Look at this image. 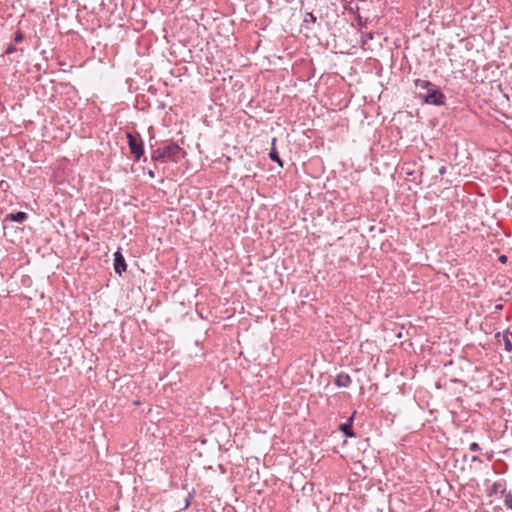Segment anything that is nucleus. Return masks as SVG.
<instances>
[{
	"label": "nucleus",
	"mask_w": 512,
	"mask_h": 512,
	"mask_svg": "<svg viewBox=\"0 0 512 512\" xmlns=\"http://www.w3.org/2000/svg\"><path fill=\"white\" fill-rule=\"evenodd\" d=\"M27 214L25 212L12 213L7 216V219H11L14 222L22 223L26 220Z\"/></svg>",
	"instance_id": "nucleus-6"
},
{
	"label": "nucleus",
	"mask_w": 512,
	"mask_h": 512,
	"mask_svg": "<svg viewBox=\"0 0 512 512\" xmlns=\"http://www.w3.org/2000/svg\"><path fill=\"white\" fill-rule=\"evenodd\" d=\"M335 384L338 387H348L351 384V377L348 374L340 373L335 379Z\"/></svg>",
	"instance_id": "nucleus-5"
},
{
	"label": "nucleus",
	"mask_w": 512,
	"mask_h": 512,
	"mask_svg": "<svg viewBox=\"0 0 512 512\" xmlns=\"http://www.w3.org/2000/svg\"><path fill=\"white\" fill-rule=\"evenodd\" d=\"M469 449L471 451L475 452V451H479L481 448L476 442H473L470 444Z\"/></svg>",
	"instance_id": "nucleus-11"
},
{
	"label": "nucleus",
	"mask_w": 512,
	"mask_h": 512,
	"mask_svg": "<svg viewBox=\"0 0 512 512\" xmlns=\"http://www.w3.org/2000/svg\"><path fill=\"white\" fill-rule=\"evenodd\" d=\"M501 494L504 495V505L507 509L512 510V491L506 492V489L501 490Z\"/></svg>",
	"instance_id": "nucleus-7"
},
{
	"label": "nucleus",
	"mask_w": 512,
	"mask_h": 512,
	"mask_svg": "<svg viewBox=\"0 0 512 512\" xmlns=\"http://www.w3.org/2000/svg\"><path fill=\"white\" fill-rule=\"evenodd\" d=\"M185 155L184 150L175 142H170L152 152V159L165 163L168 161L179 162Z\"/></svg>",
	"instance_id": "nucleus-2"
},
{
	"label": "nucleus",
	"mask_w": 512,
	"mask_h": 512,
	"mask_svg": "<svg viewBox=\"0 0 512 512\" xmlns=\"http://www.w3.org/2000/svg\"><path fill=\"white\" fill-rule=\"evenodd\" d=\"M308 15H309V19H311L313 22L316 21V17H314L312 13H309Z\"/></svg>",
	"instance_id": "nucleus-16"
},
{
	"label": "nucleus",
	"mask_w": 512,
	"mask_h": 512,
	"mask_svg": "<svg viewBox=\"0 0 512 512\" xmlns=\"http://www.w3.org/2000/svg\"><path fill=\"white\" fill-rule=\"evenodd\" d=\"M505 346L507 351H512V344L509 342V340H506Z\"/></svg>",
	"instance_id": "nucleus-14"
},
{
	"label": "nucleus",
	"mask_w": 512,
	"mask_h": 512,
	"mask_svg": "<svg viewBox=\"0 0 512 512\" xmlns=\"http://www.w3.org/2000/svg\"><path fill=\"white\" fill-rule=\"evenodd\" d=\"M414 83L416 88L424 91V93L419 92V97L425 103L436 106L445 104L446 97L435 84L424 79H416Z\"/></svg>",
	"instance_id": "nucleus-1"
},
{
	"label": "nucleus",
	"mask_w": 512,
	"mask_h": 512,
	"mask_svg": "<svg viewBox=\"0 0 512 512\" xmlns=\"http://www.w3.org/2000/svg\"><path fill=\"white\" fill-rule=\"evenodd\" d=\"M275 141L276 139L274 138L273 141H272V144L274 145L275 144ZM269 157L272 161H275L277 162L281 167L283 166L281 160H280V157L278 155V152L276 151L275 147L273 146L270 150V153H269Z\"/></svg>",
	"instance_id": "nucleus-8"
},
{
	"label": "nucleus",
	"mask_w": 512,
	"mask_h": 512,
	"mask_svg": "<svg viewBox=\"0 0 512 512\" xmlns=\"http://www.w3.org/2000/svg\"><path fill=\"white\" fill-rule=\"evenodd\" d=\"M506 260H507V257H506L505 255H501V256L499 257V261H500V262H502V263H505V262H506Z\"/></svg>",
	"instance_id": "nucleus-15"
},
{
	"label": "nucleus",
	"mask_w": 512,
	"mask_h": 512,
	"mask_svg": "<svg viewBox=\"0 0 512 512\" xmlns=\"http://www.w3.org/2000/svg\"><path fill=\"white\" fill-rule=\"evenodd\" d=\"M127 268L125 259L120 251L115 252L114 254V269L115 272L121 275Z\"/></svg>",
	"instance_id": "nucleus-4"
},
{
	"label": "nucleus",
	"mask_w": 512,
	"mask_h": 512,
	"mask_svg": "<svg viewBox=\"0 0 512 512\" xmlns=\"http://www.w3.org/2000/svg\"><path fill=\"white\" fill-rule=\"evenodd\" d=\"M505 488L504 485L501 482H495L492 486V489L494 492L499 491L501 493V490Z\"/></svg>",
	"instance_id": "nucleus-10"
},
{
	"label": "nucleus",
	"mask_w": 512,
	"mask_h": 512,
	"mask_svg": "<svg viewBox=\"0 0 512 512\" xmlns=\"http://www.w3.org/2000/svg\"><path fill=\"white\" fill-rule=\"evenodd\" d=\"M16 51V47L13 45H9L5 51L6 54H12Z\"/></svg>",
	"instance_id": "nucleus-12"
},
{
	"label": "nucleus",
	"mask_w": 512,
	"mask_h": 512,
	"mask_svg": "<svg viewBox=\"0 0 512 512\" xmlns=\"http://www.w3.org/2000/svg\"><path fill=\"white\" fill-rule=\"evenodd\" d=\"M352 417L349 419V422L348 423H345V424H342L340 429L342 432L345 433L346 436L348 437H352L354 434L351 430V421H352Z\"/></svg>",
	"instance_id": "nucleus-9"
},
{
	"label": "nucleus",
	"mask_w": 512,
	"mask_h": 512,
	"mask_svg": "<svg viewBox=\"0 0 512 512\" xmlns=\"http://www.w3.org/2000/svg\"><path fill=\"white\" fill-rule=\"evenodd\" d=\"M127 137H128V144H129L131 154L134 155L136 160H139L144 152L142 141L138 140L136 137H134L130 133H127Z\"/></svg>",
	"instance_id": "nucleus-3"
},
{
	"label": "nucleus",
	"mask_w": 512,
	"mask_h": 512,
	"mask_svg": "<svg viewBox=\"0 0 512 512\" xmlns=\"http://www.w3.org/2000/svg\"><path fill=\"white\" fill-rule=\"evenodd\" d=\"M473 462H477L479 461L480 462V459L478 456H473L472 459H471Z\"/></svg>",
	"instance_id": "nucleus-17"
},
{
	"label": "nucleus",
	"mask_w": 512,
	"mask_h": 512,
	"mask_svg": "<svg viewBox=\"0 0 512 512\" xmlns=\"http://www.w3.org/2000/svg\"><path fill=\"white\" fill-rule=\"evenodd\" d=\"M149 175H150V177H154L153 171H149Z\"/></svg>",
	"instance_id": "nucleus-18"
},
{
	"label": "nucleus",
	"mask_w": 512,
	"mask_h": 512,
	"mask_svg": "<svg viewBox=\"0 0 512 512\" xmlns=\"http://www.w3.org/2000/svg\"><path fill=\"white\" fill-rule=\"evenodd\" d=\"M23 40V35L21 32H17L15 36V42H20Z\"/></svg>",
	"instance_id": "nucleus-13"
}]
</instances>
